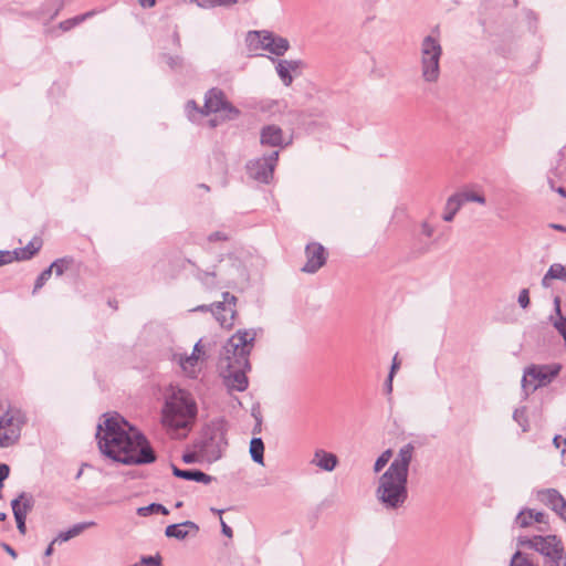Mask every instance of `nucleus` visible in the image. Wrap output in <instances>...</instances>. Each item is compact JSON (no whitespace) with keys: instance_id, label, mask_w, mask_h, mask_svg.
<instances>
[{"instance_id":"11","label":"nucleus","mask_w":566,"mask_h":566,"mask_svg":"<svg viewBox=\"0 0 566 566\" xmlns=\"http://www.w3.org/2000/svg\"><path fill=\"white\" fill-rule=\"evenodd\" d=\"M279 155V150H273L269 155L249 160L245 166L247 174L258 182L269 184L273 178Z\"/></svg>"},{"instance_id":"35","label":"nucleus","mask_w":566,"mask_h":566,"mask_svg":"<svg viewBox=\"0 0 566 566\" xmlns=\"http://www.w3.org/2000/svg\"><path fill=\"white\" fill-rule=\"evenodd\" d=\"M510 566H538L534 564L527 554L516 551L511 557Z\"/></svg>"},{"instance_id":"3","label":"nucleus","mask_w":566,"mask_h":566,"mask_svg":"<svg viewBox=\"0 0 566 566\" xmlns=\"http://www.w3.org/2000/svg\"><path fill=\"white\" fill-rule=\"evenodd\" d=\"M198 407L192 395L184 389H177L167 397L163 407V423L171 429H186L192 426L197 418Z\"/></svg>"},{"instance_id":"63","label":"nucleus","mask_w":566,"mask_h":566,"mask_svg":"<svg viewBox=\"0 0 566 566\" xmlns=\"http://www.w3.org/2000/svg\"><path fill=\"white\" fill-rule=\"evenodd\" d=\"M139 4L143 8H151L156 4V0H139Z\"/></svg>"},{"instance_id":"15","label":"nucleus","mask_w":566,"mask_h":566,"mask_svg":"<svg viewBox=\"0 0 566 566\" xmlns=\"http://www.w3.org/2000/svg\"><path fill=\"white\" fill-rule=\"evenodd\" d=\"M413 451L415 447L412 443L402 446L387 470L408 476L409 467L413 458Z\"/></svg>"},{"instance_id":"48","label":"nucleus","mask_w":566,"mask_h":566,"mask_svg":"<svg viewBox=\"0 0 566 566\" xmlns=\"http://www.w3.org/2000/svg\"><path fill=\"white\" fill-rule=\"evenodd\" d=\"M305 66V63L302 60H287V67L291 72H295Z\"/></svg>"},{"instance_id":"46","label":"nucleus","mask_w":566,"mask_h":566,"mask_svg":"<svg viewBox=\"0 0 566 566\" xmlns=\"http://www.w3.org/2000/svg\"><path fill=\"white\" fill-rule=\"evenodd\" d=\"M553 443L555 448L562 449V454L566 452V438H563L562 436H555Z\"/></svg>"},{"instance_id":"57","label":"nucleus","mask_w":566,"mask_h":566,"mask_svg":"<svg viewBox=\"0 0 566 566\" xmlns=\"http://www.w3.org/2000/svg\"><path fill=\"white\" fill-rule=\"evenodd\" d=\"M392 379H394V376L388 375V377L385 381V390L387 394H391V391H392Z\"/></svg>"},{"instance_id":"17","label":"nucleus","mask_w":566,"mask_h":566,"mask_svg":"<svg viewBox=\"0 0 566 566\" xmlns=\"http://www.w3.org/2000/svg\"><path fill=\"white\" fill-rule=\"evenodd\" d=\"M34 497L32 494L21 492L15 499L11 501V509L14 518L27 517L34 507Z\"/></svg>"},{"instance_id":"22","label":"nucleus","mask_w":566,"mask_h":566,"mask_svg":"<svg viewBox=\"0 0 566 566\" xmlns=\"http://www.w3.org/2000/svg\"><path fill=\"white\" fill-rule=\"evenodd\" d=\"M537 500L551 507L555 513L566 502L564 496L555 489H545L537 492Z\"/></svg>"},{"instance_id":"45","label":"nucleus","mask_w":566,"mask_h":566,"mask_svg":"<svg viewBox=\"0 0 566 566\" xmlns=\"http://www.w3.org/2000/svg\"><path fill=\"white\" fill-rule=\"evenodd\" d=\"M10 474V468L6 463L0 462V488H3L4 480L8 479Z\"/></svg>"},{"instance_id":"8","label":"nucleus","mask_w":566,"mask_h":566,"mask_svg":"<svg viewBox=\"0 0 566 566\" xmlns=\"http://www.w3.org/2000/svg\"><path fill=\"white\" fill-rule=\"evenodd\" d=\"M562 369L560 364L531 365L525 368L522 378V390L526 399L539 387L551 384Z\"/></svg>"},{"instance_id":"26","label":"nucleus","mask_w":566,"mask_h":566,"mask_svg":"<svg viewBox=\"0 0 566 566\" xmlns=\"http://www.w3.org/2000/svg\"><path fill=\"white\" fill-rule=\"evenodd\" d=\"M462 206V201H460L458 196L455 193L451 195L446 202L442 219L446 222H451Z\"/></svg>"},{"instance_id":"10","label":"nucleus","mask_w":566,"mask_h":566,"mask_svg":"<svg viewBox=\"0 0 566 566\" xmlns=\"http://www.w3.org/2000/svg\"><path fill=\"white\" fill-rule=\"evenodd\" d=\"M27 416L20 409H9L0 416V448L17 444L21 437Z\"/></svg>"},{"instance_id":"44","label":"nucleus","mask_w":566,"mask_h":566,"mask_svg":"<svg viewBox=\"0 0 566 566\" xmlns=\"http://www.w3.org/2000/svg\"><path fill=\"white\" fill-rule=\"evenodd\" d=\"M517 302L522 308H526L530 305V293L527 289L520 291Z\"/></svg>"},{"instance_id":"30","label":"nucleus","mask_w":566,"mask_h":566,"mask_svg":"<svg viewBox=\"0 0 566 566\" xmlns=\"http://www.w3.org/2000/svg\"><path fill=\"white\" fill-rule=\"evenodd\" d=\"M462 205L465 202H478L480 205H485L486 200L483 193L473 191L470 189H464L462 191L455 192Z\"/></svg>"},{"instance_id":"1","label":"nucleus","mask_w":566,"mask_h":566,"mask_svg":"<svg viewBox=\"0 0 566 566\" xmlns=\"http://www.w3.org/2000/svg\"><path fill=\"white\" fill-rule=\"evenodd\" d=\"M97 424L96 439L101 452L125 465H144L157 454L146 436L120 415L106 417Z\"/></svg>"},{"instance_id":"6","label":"nucleus","mask_w":566,"mask_h":566,"mask_svg":"<svg viewBox=\"0 0 566 566\" xmlns=\"http://www.w3.org/2000/svg\"><path fill=\"white\" fill-rule=\"evenodd\" d=\"M198 279L206 285H214L213 280L218 279V283L226 287H231L245 276V270L241 261L233 254L220 259V264L213 266L211 271H198Z\"/></svg>"},{"instance_id":"33","label":"nucleus","mask_w":566,"mask_h":566,"mask_svg":"<svg viewBox=\"0 0 566 566\" xmlns=\"http://www.w3.org/2000/svg\"><path fill=\"white\" fill-rule=\"evenodd\" d=\"M94 14H95L94 11H88V12H85L83 14L76 15L74 18L64 20V21L60 22L59 28L62 31H70L71 29H73L74 27L78 25L80 23L85 21L87 18L93 17Z\"/></svg>"},{"instance_id":"38","label":"nucleus","mask_w":566,"mask_h":566,"mask_svg":"<svg viewBox=\"0 0 566 566\" xmlns=\"http://www.w3.org/2000/svg\"><path fill=\"white\" fill-rule=\"evenodd\" d=\"M392 452L390 449L385 450L375 461L374 463V472H380L389 462Z\"/></svg>"},{"instance_id":"60","label":"nucleus","mask_w":566,"mask_h":566,"mask_svg":"<svg viewBox=\"0 0 566 566\" xmlns=\"http://www.w3.org/2000/svg\"><path fill=\"white\" fill-rule=\"evenodd\" d=\"M167 63L169 64V66L171 69H174L175 66H177L180 63V59L178 56H176V57L168 56L167 57Z\"/></svg>"},{"instance_id":"18","label":"nucleus","mask_w":566,"mask_h":566,"mask_svg":"<svg viewBox=\"0 0 566 566\" xmlns=\"http://www.w3.org/2000/svg\"><path fill=\"white\" fill-rule=\"evenodd\" d=\"M276 34L268 30L249 31L247 33L245 42L250 50L256 51L263 49L268 51V43L272 42Z\"/></svg>"},{"instance_id":"47","label":"nucleus","mask_w":566,"mask_h":566,"mask_svg":"<svg viewBox=\"0 0 566 566\" xmlns=\"http://www.w3.org/2000/svg\"><path fill=\"white\" fill-rule=\"evenodd\" d=\"M532 514H533V522L543 524V523H547V521H548V515L544 512H536L535 510H532Z\"/></svg>"},{"instance_id":"41","label":"nucleus","mask_w":566,"mask_h":566,"mask_svg":"<svg viewBox=\"0 0 566 566\" xmlns=\"http://www.w3.org/2000/svg\"><path fill=\"white\" fill-rule=\"evenodd\" d=\"M181 459L187 464H192V463H198V462L203 461L197 449H195V451L184 453Z\"/></svg>"},{"instance_id":"9","label":"nucleus","mask_w":566,"mask_h":566,"mask_svg":"<svg viewBox=\"0 0 566 566\" xmlns=\"http://www.w3.org/2000/svg\"><path fill=\"white\" fill-rule=\"evenodd\" d=\"M227 446L224 431L220 426L207 428L193 447L199 451L201 459L214 462L222 457V450Z\"/></svg>"},{"instance_id":"29","label":"nucleus","mask_w":566,"mask_h":566,"mask_svg":"<svg viewBox=\"0 0 566 566\" xmlns=\"http://www.w3.org/2000/svg\"><path fill=\"white\" fill-rule=\"evenodd\" d=\"M273 62H276L275 70L276 73L285 86H290L293 82V76L291 74L290 69L287 67V60H275L271 59Z\"/></svg>"},{"instance_id":"5","label":"nucleus","mask_w":566,"mask_h":566,"mask_svg":"<svg viewBox=\"0 0 566 566\" xmlns=\"http://www.w3.org/2000/svg\"><path fill=\"white\" fill-rule=\"evenodd\" d=\"M517 545L537 552L543 557V566H566L564 543L557 535L518 536Z\"/></svg>"},{"instance_id":"59","label":"nucleus","mask_w":566,"mask_h":566,"mask_svg":"<svg viewBox=\"0 0 566 566\" xmlns=\"http://www.w3.org/2000/svg\"><path fill=\"white\" fill-rule=\"evenodd\" d=\"M203 347H205V346H203V344H202V339H199V340L196 343V345H195V347H193L192 353H195V355L200 356V354L202 353V348H203Z\"/></svg>"},{"instance_id":"7","label":"nucleus","mask_w":566,"mask_h":566,"mask_svg":"<svg viewBox=\"0 0 566 566\" xmlns=\"http://www.w3.org/2000/svg\"><path fill=\"white\" fill-rule=\"evenodd\" d=\"M438 33V28L432 33ZM442 46L439 34L426 35L420 44V67L421 76L427 83H436L440 77V60Z\"/></svg>"},{"instance_id":"36","label":"nucleus","mask_w":566,"mask_h":566,"mask_svg":"<svg viewBox=\"0 0 566 566\" xmlns=\"http://www.w3.org/2000/svg\"><path fill=\"white\" fill-rule=\"evenodd\" d=\"M548 277L566 282V265L562 263H553L548 269Z\"/></svg>"},{"instance_id":"55","label":"nucleus","mask_w":566,"mask_h":566,"mask_svg":"<svg viewBox=\"0 0 566 566\" xmlns=\"http://www.w3.org/2000/svg\"><path fill=\"white\" fill-rule=\"evenodd\" d=\"M220 522H221V532H222V534L228 536V537H232V528L230 526H228L222 518H220Z\"/></svg>"},{"instance_id":"40","label":"nucleus","mask_w":566,"mask_h":566,"mask_svg":"<svg viewBox=\"0 0 566 566\" xmlns=\"http://www.w3.org/2000/svg\"><path fill=\"white\" fill-rule=\"evenodd\" d=\"M200 111H203V106L199 107L193 99L187 102L186 113L190 120H196L198 116H202Z\"/></svg>"},{"instance_id":"64","label":"nucleus","mask_w":566,"mask_h":566,"mask_svg":"<svg viewBox=\"0 0 566 566\" xmlns=\"http://www.w3.org/2000/svg\"><path fill=\"white\" fill-rule=\"evenodd\" d=\"M55 542H56V541H55V538H54V539L50 543V545L46 547V549H45V552H44V555H45V556H50V555H52V553H53V545H54V543H55Z\"/></svg>"},{"instance_id":"53","label":"nucleus","mask_w":566,"mask_h":566,"mask_svg":"<svg viewBox=\"0 0 566 566\" xmlns=\"http://www.w3.org/2000/svg\"><path fill=\"white\" fill-rule=\"evenodd\" d=\"M190 1L203 9L213 8V0H190Z\"/></svg>"},{"instance_id":"20","label":"nucleus","mask_w":566,"mask_h":566,"mask_svg":"<svg viewBox=\"0 0 566 566\" xmlns=\"http://www.w3.org/2000/svg\"><path fill=\"white\" fill-rule=\"evenodd\" d=\"M260 142L263 146L283 147V130L276 125H266L261 129Z\"/></svg>"},{"instance_id":"21","label":"nucleus","mask_w":566,"mask_h":566,"mask_svg":"<svg viewBox=\"0 0 566 566\" xmlns=\"http://www.w3.org/2000/svg\"><path fill=\"white\" fill-rule=\"evenodd\" d=\"M311 463L324 471L332 472L337 467L338 459L334 453L317 449Z\"/></svg>"},{"instance_id":"28","label":"nucleus","mask_w":566,"mask_h":566,"mask_svg":"<svg viewBox=\"0 0 566 566\" xmlns=\"http://www.w3.org/2000/svg\"><path fill=\"white\" fill-rule=\"evenodd\" d=\"M268 51L276 56H282L290 49V42L286 38L276 35L272 42L268 43Z\"/></svg>"},{"instance_id":"61","label":"nucleus","mask_w":566,"mask_h":566,"mask_svg":"<svg viewBox=\"0 0 566 566\" xmlns=\"http://www.w3.org/2000/svg\"><path fill=\"white\" fill-rule=\"evenodd\" d=\"M553 281V277H548V271L542 279V286L545 289H548L551 286V282Z\"/></svg>"},{"instance_id":"43","label":"nucleus","mask_w":566,"mask_h":566,"mask_svg":"<svg viewBox=\"0 0 566 566\" xmlns=\"http://www.w3.org/2000/svg\"><path fill=\"white\" fill-rule=\"evenodd\" d=\"M208 242H217V241H228L229 234L223 231H216L208 235L207 238Z\"/></svg>"},{"instance_id":"37","label":"nucleus","mask_w":566,"mask_h":566,"mask_svg":"<svg viewBox=\"0 0 566 566\" xmlns=\"http://www.w3.org/2000/svg\"><path fill=\"white\" fill-rule=\"evenodd\" d=\"M513 419L517 422L524 432L528 431V419L526 416L525 407L515 409L513 412Z\"/></svg>"},{"instance_id":"58","label":"nucleus","mask_w":566,"mask_h":566,"mask_svg":"<svg viewBox=\"0 0 566 566\" xmlns=\"http://www.w3.org/2000/svg\"><path fill=\"white\" fill-rule=\"evenodd\" d=\"M556 514L566 523V502L562 504Z\"/></svg>"},{"instance_id":"13","label":"nucleus","mask_w":566,"mask_h":566,"mask_svg":"<svg viewBox=\"0 0 566 566\" xmlns=\"http://www.w3.org/2000/svg\"><path fill=\"white\" fill-rule=\"evenodd\" d=\"M237 301L234 295L229 292H223L222 301L211 304V313L224 328H231L234 325Z\"/></svg>"},{"instance_id":"23","label":"nucleus","mask_w":566,"mask_h":566,"mask_svg":"<svg viewBox=\"0 0 566 566\" xmlns=\"http://www.w3.org/2000/svg\"><path fill=\"white\" fill-rule=\"evenodd\" d=\"M41 245L35 244V242L30 241L24 248H19L13 251H9V259L10 263L13 261H25L30 260L38 251L40 250Z\"/></svg>"},{"instance_id":"27","label":"nucleus","mask_w":566,"mask_h":566,"mask_svg":"<svg viewBox=\"0 0 566 566\" xmlns=\"http://www.w3.org/2000/svg\"><path fill=\"white\" fill-rule=\"evenodd\" d=\"M251 459L258 464H264V443L261 438L253 437L250 441Z\"/></svg>"},{"instance_id":"32","label":"nucleus","mask_w":566,"mask_h":566,"mask_svg":"<svg viewBox=\"0 0 566 566\" xmlns=\"http://www.w3.org/2000/svg\"><path fill=\"white\" fill-rule=\"evenodd\" d=\"M137 514L143 517L149 516L151 514L168 515L169 511L165 505L160 503H150L149 505L138 507Z\"/></svg>"},{"instance_id":"56","label":"nucleus","mask_w":566,"mask_h":566,"mask_svg":"<svg viewBox=\"0 0 566 566\" xmlns=\"http://www.w3.org/2000/svg\"><path fill=\"white\" fill-rule=\"evenodd\" d=\"M63 7H64V1L59 0L56 3V8L53 11V13L51 14L50 19L53 20L60 13V11L63 9Z\"/></svg>"},{"instance_id":"50","label":"nucleus","mask_w":566,"mask_h":566,"mask_svg":"<svg viewBox=\"0 0 566 566\" xmlns=\"http://www.w3.org/2000/svg\"><path fill=\"white\" fill-rule=\"evenodd\" d=\"M421 231H422V234H424L427 238H431L434 233V228L427 221H423L421 223Z\"/></svg>"},{"instance_id":"19","label":"nucleus","mask_w":566,"mask_h":566,"mask_svg":"<svg viewBox=\"0 0 566 566\" xmlns=\"http://www.w3.org/2000/svg\"><path fill=\"white\" fill-rule=\"evenodd\" d=\"M199 532V526L192 521H185L182 523L170 524L165 530V535L169 538L179 541L185 539L190 533L196 535Z\"/></svg>"},{"instance_id":"25","label":"nucleus","mask_w":566,"mask_h":566,"mask_svg":"<svg viewBox=\"0 0 566 566\" xmlns=\"http://www.w3.org/2000/svg\"><path fill=\"white\" fill-rule=\"evenodd\" d=\"M199 356L191 353L190 355H179L178 363L182 370L191 378L197 376L196 366L198 364Z\"/></svg>"},{"instance_id":"24","label":"nucleus","mask_w":566,"mask_h":566,"mask_svg":"<svg viewBox=\"0 0 566 566\" xmlns=\"http://www.w3.org/2000/svg\"><path fill=\"white\" fill-rule=\"evenodd\" d=\"M96 523L94 521H87V522H81L74 524L72 527H70L67 531L60 532L59 535L55 537V541L59 542H67L71 538L80 535L85 530L95 526Z\"/></svg>"},{"instance_id":"51","label":"nucleus","mask_w":566,"mask_h":566,"mask_svg":"<svg viewBox=\"0 0 566 566\" xmlns=\"http://www.w3.org/2000/svg\"><path fill=\"white\" fill-rule=\"evenodd\" d=\"M0 547L6 553H8L13 559H15L18 557V554H17L15 549L11 545H9L8 543L1 542L0 543Z\"/></svg>"},{"instance_id":"39","label":"nucleus","mask_w":566,"mask_h":566,"mask_svg":"<svg viewBox=\"0 0 566 566\" xmlns=\"http://www.w3.org/2000/svg\"><path fill=\"white\" fill-rule=\"evenodd\" d=\"M52 275V272H51V269H49V266L46 269H44L40 274L39 276L36 277L35 280V283H34V286H33V291H32V294H36L38 291L40 289H42L45 283L49 281V279L51 277Z\"/></svg>"},{"instance_id":"14","label":"nucleus","mask_w":566,"mask_h":566,"mask_svg":"<svg viewBox=\"0 0 566 566\" xmlns=\"http://www.w3.org/2000/svg\"><path fill=\"white\" fill-rule=\"evenodd\" d=\"M305 255L306 263L302 268L305 273H316L326 263L327 254L321 243H308L305 248Z\"/></svg>"},{"instance_id":"52","label":"nucleus","mask_w":566,"mask_h":566,"mask_svg":"<svg viewBox=\"0 0 566 566\" xmlns=\"http://www.w3.org/2000/svg\"><path fill=\"white\" fill-rule=\"evenodd\" d=\"M14 520H15L17 528H18L19 533L21 535H25V533H27V524H25L27 517L14 518Z\"/></svg>"},{"instance_id":"16","label":"nucleus","mask_w":566,"mask_h":566,"mask_svg":"<svg viewBox=\"0 0 566 566\" xmlns=\"http://www.w3.org/2000/svg\"><path fill=\"white\" fill-rule=\"evenodd\" d=\"M170 468H171L172 474L176 478H179V479H182L186 481H195V482L202 483V484H209L214 480L213 476H211L198 469H180L174 463H170Z\"/></svg>"},{"instance_id":"42","label":"nucleus","mask_w":566,"mask_h":566,"mask_svg":"<svg viewBox=\"0 0 566 566\" xmlns=\"http://www.w3.org/2000/svg\"><path fill=\"white\" fill-rule=\"evenodd\" d=\"M139 563L145 566H160L161 557L158 554L155 556H144Z\"/></svg>"},{"instance_id":"62","label":"nucleus","mask_w":566,"mask_h":566,"mask_svg":"<svg viewBox=\"0 0 566 566\" xmlns=\"http://www.w3.org/2000/svg\"><path fill=\"white\" fill-rule=\"evenodd\" d=\"M399 368V364L397 361V356L394 357L392 359V365H391V368H390V371H389V376H395L397 369Z\"/></svg>"},{"instance_id":"49","label":"nucleus","mask_w":566,"mask_h":566,"mask_svg":"<svg viewBox=\"0 0 566 566\" xmlns=\"http://www.w3.org/2000/svg\"><path fill=\"white\" fill-rule=\"evenodd\" d=\"M239 0H213V8L222 7V8H231L237 4Z\"/></svg>"},{"instance_id":"31","label":"nucleus","mask_w":566,"mask_h":566,"mask_svg":"<svg viewBox=\"0 0 566 566\" xmlns=\"http://www.w3.org/2000/svg\"><path fill=\"white\" fill-rule=\"evenodd\" d=\"M74 263V259L72 256H63L60 259L54 260L49 269H51V272H55L56 276H61L65 271H67L72 264Z\"/></svg>"},{"instance_id":"12","label":"nucleus","mask_w":566,"mask_h":566,"mask_svg":"<svg viewBox=\"0 0 566 566\" xmlns=\"http://www.w3.org/2000/svg\"><path fill=\"white\" fill-rule=\"evenodd\" d=\"M221 111L228 113L229 119L237 118L240 115V111L227 101L224 92L218 87H212L205 95L203 111H200V114L209 115Z\"/></svg>"},{"instance_id":"54","label":"nucleus","mask_w":566,"mask_h":566,"mask_svg":"<svg viewBox=\"0 0 566 566\" xmlns=\"http://www.w3.org/2000/svg\"><path fill=\"white\" fill-rule=\"evenodd\" d=\"M10 254L8 250H0V266L10 263Z\"/></svg>"},{"instance_id":"4","label":"nucleus","mask_w":566,"mask_h":566,"mask_svg":"<svg viewBox=\"0 0 566 566\" xmlns=\"http://www.w3.org/2000/svg\"><path fill=\"white\" fill-rule=\"evenodd\" d=\"M377 501L388 511H398L408 500V476L386 470L378 479Z\"/></svg>"},{"instance_id":"34","label":"nucleus","mask_w":566,"mask_h":566,"mask_svg":"<svg viewBox=\"0 0 566 566\" xmlns=\"http://www.w3.org/2000/svg\"><path fill=\"white\" fill-rule=\"evenodd\" d=\"M532 509H523L515 517V524L520 527H528L533 524Z\"/></svg>"},{"instance_id":"2","label":"nucleus","mask_w":566,"mask_h":566,"mask_svg":"<svg viewBox=\"0 0 566 566\" xmlns=\"http://www.w3.org/2000/svg\"><path fill=\"white\" fill-rule=\"evenodd\" d=\"M262 329H238L222 346L218 367L222 382L229 392L244 391L249 387L247 373L251 369L250 355L258 332Z\"/></svg>"}]
</instances>
